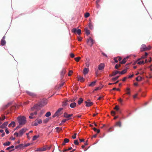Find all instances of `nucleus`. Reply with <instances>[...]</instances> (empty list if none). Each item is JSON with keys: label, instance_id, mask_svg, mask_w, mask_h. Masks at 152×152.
I'll return each mask as SVG.
<instances>
[{"label": "nucleus", "instance_id": "obj_42", "mask_svg": "<svg viewBox=\"0 0 152 152\" xmlns=\"http://www.w3.org/2000/svg\"><path fill=\"white\" fill-rule=\"evenodd\" d=\"M69 139H68L65 138L64 139V142L65 143H68V142H69Z\"/></svg>", "mask_w": 152, "mask_h": 152}, {"label": "nucleus", "instance_id": "obj_60", "mask_svg": "<svg viewBox=\"0 0 152 152\" xmlns=\"http://www.w3.org/2000/svg\"><path fill=\"white\" fill-rule=\"evenodd\" d=\"M66 121H67L66 119H64L63 120H62V121H61V123L62 124H63L65 122H66Z\"/></svg>", "mask_w": 152, "mask_h": 152}, {"label": "nucleus", "instance_id": "obj_47", "mask_svg": "<svg viewBox=\"0 0 152 152\" xmlns=\"http://www.w3.org/2000/svg\"><path fill=\"white\" fill-rule=\"evenodd\" d=\"M74 143L76 145H78L79 143L78 142V140H76L74 141Z\"/></svg>", "mask_w": 152, "mask_h": 152}, {"label": "nucleus", "instance_id": "obj_18", "mask_svg": "<svg viewBox=\"0 0 152 152\" xmlns=\"http://www.w3.org/2000/svg\"><path fill=\"white\" fill-rule=\"evenodd\" d=\"M65 72L66 70L65 69H63L61 71V78H62L63 77V76L65 74Z\"/></svg>", "mask_w": 152, "mask_h": 152}, {"label": "nucleus", "instance_id": "obj_20", "mask_svg": "<svg viewBox=\"0 0 152 152\" xmlns=\"http://www.w3.org/2000/svg\"><path fill=\"white\" fill-rule=\"evenodd\" d=\"M83 101V99L82 98H80L79 99V100L77 102V103L79 105H80Z\"/></svg>", "mask_w": 152, "mask_h": 152}, {"label": "nucleus", "instance_id": "obj_39", "mask_svg": "<svg viewBox=\"0 0 152 152\" xmlns=\"http://www.w3.org/2000/svg\"><path fill=\"white\" fill-rule=\"evenodd\" d=\"M36 122H37V123L39 124H40L42 123V120L41 119H37L36 120Z\"/></svg>", "mask_w": 152, "mask_h": 152}, {"label": "nucleus", "instance_id": "obj_56", "mask_svg": "<svg viewBox=\"0 0 152 152\" xmlns=\"http://www.w3.org/2000/svg\"><path fill=\"white\" fill-rule=\"evenodd\" d=\"M49 120V119L47 118H46V119L44 120L43 121L45 123H46L48 122V121Z\"/></svg>", "mask_w": 152, "mask_h": 152}, {"label": "nucleus", "instance_id": "obj_30", "mask_svg": "<svg viewBox=\"0 0 152 152\" xmlns=\"http://www.w3.org/2000/svg\"><path fill=\"white\" fill-rule=\"evenodd\" d=\"M96 82V81H93L91 82L89 85V86H94L95 85V84Z\"/></svg>", "mask_w": 152, "mask_h": 152}, {"label": "nucleus", "instance_id": "obj_52", "mask_svg": "<svg viewBox=\"0 0 152 152\" xmlns=\"http://www.w3.org/2000/svg\"><path fill=\"white\" fill-rule=\"evenodd\" d=\"M89 26L90 29H92L93 28V27L92 25L90 23H89Z\"/></svg>", "mask_w": 152, "mask_h": 152}, {"label": "nucleus", "instance_id": "obj_54", "mask_svg": "<svg viewBox=\"0 0 152 152\" xmlns=\"http://www.w3.org/2000/svg\"><path fill=\"white\" fill-rule=\"evenodd\" d=\"M77 135L76 133H75L74 135L72 136V138L73 139H75L76 138V136Z\"/></svg>", "mask_w": 152, "mask_h": 152}, {"label": "nucleus", "instance_id": "obj_34", "mask_svg": "<svg viewBox=\"0 0 152 152\" xmlns=\"http://www.w3.org/2000/svg\"><path fill=\"white\" fill-rule=\"evenodd\" d=\"M118 73H119V71H115L113 72V75L114 76L115 75H116V74Z\"/></svg>", "mask_w": 152, "mask_h": 152}, {"label": "nucleus", "instance_id": "obj_46", "mask_svg": "<svg viewBox=\"0 0 152 152\" xmlns=\"http://www.w3.org/2000/svg\"><path fill=\"white\" fill-rule=\"evenodd\" d=\"M137 64H140V65L141 64H144V62L143 61H138L137 62Z\"/></svg>", "mask_w": 152, "mask_h": 152}, {"label": "nucleus", "instance_id": "obj_55", "mask_svg": "<svg viewBox=\"0 0 152 152\" xmlns=\"http://www.w3.org/2000/svg\"><path fill=\"white\" fill-rule=\"evenodd\" d=\"M37 112H35L34 113H31L30 114V115L31 116H33L34 115H36L37 114Z\"/></svg>", "mask_w": 152, "mask_h": 152}, {"label": "nucleus", "instance_id": "obj_64", "mask_svg": "<svg viewBox=\"0 0 152 152\" xmlns=\"http://www.w3.org/2000/svg\"><path fill=\"white\" fill-rule=\"evenodd\" d=\"M113 129V127H112L110 128L109 129V131L110 132H112V131L111 130V129Z\"/></svg>", "mask_w": 152, "mask_h": 152}, {"label": "nucleus", "instance_id": "obj_1", "mask_svg": "<svg viewBox=\"0 0 152 152\" xmlns=\"http://www.w3.org/2000/svg\"><path fill=\"white\" fill-rule=\"evenodd\" d=\"M17 119L18 121L19 124L20 125H23L26 123V118L24 116L19 117L17 118Z\"/></svg>", "mask_w": 152, "mask_h": 152}, {"label": "nucleus", "instance_id": "obj_6", "mask_svg": "<svg viewBox=\"0 0 152 152\" xmlns=\"http://www.w3.org/2000/svg\"><path fill=\"white\" fill-rule=\"evenodd\" d=\"M27 130V129L25 128H23L20 130L19 132V137H21L23 134L26 132Z\"/></svg>", "mask_w": 152, "mask_h": 152}, {"label": "nucleus", "instance_id": "obj_28", "mask_svg": "<svg viewBox=\"0 0 152 152\" xmlns=\"http://www.w3.org/2000/svg\"><path fill=\"white\" fill-rule=\"evenodd\" d=\"M126 90L127 91H126V94L129 95H130V92L129 91L130 90V88H126Z\"/></svg>", "mask_w": 152, "mask_h": 152}, {"label": "nucleus", "instance_id": "obj_40", "mask_svg": "<svg viewBox=\"0 0 152 152\" xmlns=\"http://www.w3.org/2000/svg\"><path fill=\"white\" fill-rule=\"evenodd\" d=\"M142 77H140L139 76L136 78V80L137 81H140L141 80Z\"/></svg>", "mask_w": 152, "mask_h": 152}, {"label": "nucleus", "instance_id": "obj_35", "mask_svg": "<svg viewBox=\"0 0 152 152\" xmlns=\"http://www.w3.org/2000/svg\"><path fill=\"white\" fill-rule=\"evenodd\" d=\"M121 64H116L115 66V68L116 69H118V68L120 67L121 66Z\"/></svg>", "mask_w": 152, "mask_h": 152}, {"label": "nucleus", "instance_id": "obj_29", "mask_svg": "<svg viewBox=\"0 0 152 152\" xmlns=\"http://www.w3.org/2000/svg\"><path fill=\"white\" fill-rule=\"evenodd\" d=\"M148 55V53H147L145 52V55L142 56L141 57V58L144 59L146 58L147 57Z\"/></svg>", "mask_w": 152, "mask_h": 152}, {"label": "nucleus", "instance_id": "obj_43", "mask_svg": "<svg viewBox=\"0 0 152 152\" xmlns=\"http://www.w3.org/2000/svg\"><path fill=\"white\" fill-rule=\"evenodd\" d=\"M80 57H76L75 58V59L76 61L77 62H78L79 60L80 59Z\"/></svg>", "mask_w": 152, "mask_h": 152}, {"label": "nucleus", "instance_id": "obj_25", "mask_svg": "<svg viewBox=\"0 0 152 152\" xmlns=\"http://www.w3.org/2000/svg\"><path fill=\"white\" fill-rule=\"evenodd\" d=\"M10 143H11L10 142L8 141V142H6L5 143H4L3 144V145L4 146H8L9 145H10Z\"/></svg>", "mask_w": 152, "mask_h": 152}, {"label": "nucleus", "instance_id": "obj_19", "mask_svg": "<svg viewBox=\"0 0 152 152\" xmlns=\"http://www.w3.org/2000/svg\"><path fill=\"white\" fill-rule=\"evenodd\" d=\"M128 57H127L126 58H124L122 61L120 62V63L121 64H124L126 61V59L128 58Z\"/></svg>", "mask_w": 152, "mask_h": 152}, {"label": "nucleus", "instance_id": "obj_45", "mask_svg": "<svg viewBox=\"0 0 152 152\" xmlns=\"http://www.w3.org/2000/svg\"><path fill=\"white\" fill-rule=\"evenodd\" d=\"M44 113V111L43 110H41L40 113H39V117H41V115L43 114V113Z\"/></svg>", "mask_w": 152, "mask_h": 152}, {"label": "nucleus", "instance_id": "obj_8", "mask_svg": "<svg viewBox=\"0 0 152 152\" xmlns=\"http://www.w3.org/2000/svg\"><path fill=\"white\" fill-rule=\"evenodd\" d=\"M148 50V48L146 45L145 44L142 45L140 48V51L141 52Z\"/></svg>", "mask_w": 152, "mask_h": 152}, {"label": "nucleus", "instance_id": "obj_57", "mask_svg": "<svg viewBox=\"0 0 152 152\" xmlns=\"http://www.w3.org/2000/svg\"><path fill=\"white\" fill-rule=\"evenodd\" d=\"M114 60L115 62L117 63L118 62V59L117 57L114 58Z\"/></svg>", "mask_w": 152, "mask_h": 152}, {"label": "nucleus", "instance_id": "obj_24", "mask_svg": "<svg viewBox=\"0 0 152 152\" xmlns=\"http://www.w3.org/2000/svg\"><path fill=\"white\" fill-rule=\"evenodd\" d=\"M127 72V70L126 69H124L121 72H119V74L121 75H123L126 73Z\"/></svg>", "mask_w": 152, "mask_h": 152}, {"label": "nucleus", "instance_id": "obj_44", "mask_svg": "<svg viewBox=\"0 0 152 152\" xmlns=\"http://www.w3.org/2000/svg\"><path fill=\"white\" fill-rule=\"evenodd\" d=\"M119 77V76H117V77H115L113 78L112 79V80H113V81H115V80H117Z\"/></svg>", "mask_w": 152, "mask_h": 152}, {"label": "nucleus", "instance_id": "obj_50", "mask_svg": "<svg viewBox=\"0 0 152 152\" xmlns=\"http://www.w3.org/2000/svg\"><path fill=\"white\" fill-rule=\"evenodd\" d=\"M115 112L114 111H111V114L113 116H114L115 114Z\"/></svg>", "mask_w": 152, "mask_h": 152}, {"label": "nucleus", "instance_id": "obj_38", "mask_svg": "<svg viewBox=\"0 0 152 152\" xmlns=\"http://www.w3.org/2000/svg\"><path fill=\"white\" fill-rule=\"evenodd\" d=\"M56 131L58 132L62 130V129L61 128H59L58 127H56Z\"/></svg>", "mask_w": 152, "mask_h": 152}, {"label": "nucleus", "instance_id": "obj_32", "mask_svg": "<svg viewBox=\"0 0 152 152\" xmlns=\"http://www.w3.org/2000/svg\"><path fill=\"white\" fill-rule=\"evenodd\" d=\"M114 109L117 111H119V106L118 105H116L114 108Z\"/></svg>", "mask_w": 152, "mask_h": 152}, {"label": "nucleus", "instance_id": "obj_2", "mask_svg": "<svg viewBox=\"0 0 152 152\" xmlns=\"http://www.w3.org/2000/svg\"><path fill=\"white\" fill-rule=\"evenodd\" d=\"M47 103L46 99H43L38 103V106L42 107L46 105Z\"/></svg>", "mask_w": 152, "mask_h": 152}, {"label": "nucleus", "instance_id": "obj_62", "mask_svg": "<svg viewBox=\"0 0 152 152\" xmlns=\"http://www.w3.org/2000/svg\"><path fill=\"white\" fill-rule=\"evenodd\" d=\"M117 58L119 61H120L122 59L121 58L120 56H118Z\"/></svg>", "mask_w": 152, "mask_h": 152}, {"label": "nucleus", "instance_id": "obj_5", "mask_svg": "<svg viewBox=\"0 0 152 152\" xmlns=\"http://www.w3.org/2000/svg\"><path fill=\"white\" fill-rule=\"evenodd\" d=\"M72 32L74 33H77L78 35H79L81 34V30L80 29L77 30L76 28H73L72 31Z\"/></svg>", "mask_w": 152, "mask_h": 152}, {"label": "nucleus", "instance_id": "obj_7", "mask_svg": "<svg viewBox=\"0 0 152 152\" xmlns=\"http://www.w3.org/2000/svg\"><path fill=\"white\" fill-rule=\"evenodd\" d=\"M26 92L28 94L33 97H34L37 96V94L34 93L29 91H26Z\"/></svg>", "mask_w": 152, "mask_h": 152}, {"label": "nucleus", "instance_id": "obj_33", "mask_svg": "<svg viewBox=\"0 0 152 152\" xmlns=\"http://www.w3.org/2000/svg\"><path fill=\"white\" fill-rule=\"evenodd\" d=\"M51 113L50 112H48L46 114L45 116L46 117H48L51 115Z\"/></svg>", "mask_w": 152, "mask_h": 152}, {"label": "nucleus", "instance_id": "obj_63", "mask_svg": "<svg viewBox=\"0 0 152 152\" xmlns=\"http://www.w3.org/2000/svg\"><path fill=\"white\" fill-rule=\"evenodd\" d=\"M82 40V38L81 37H78V40L79 41H81Z\"/></svg>", "mask_w": 152, "mask_h": 152}, {"label": "nucleus", "instance_id": "obj_16", "mask_svg": "<svg viewBox=\"0 0 152 152\" xmlns=\"http://www.w3.org/2000/svg\"><path fill=\"white\" fill-rule=\"evenodd\" d=\"M69 102V101L67 100H65L64 101L62 104V106H65L68 104V102Z\"/></svg>", "mask_w": 152, "mask_h": 152}, {"label": "nucleus", "instance_id": "obj_53", "mask_svg": "<svg viewBox=\"0 0 152 152\" xmlns=\"http://www.w3.org/2000/svg\"><path fill=\"white\" fill-rule=\"evenodd\" d=\"M72 73H73V71L72 70L69 71L68 73V76H71V75L72 74Z\"/></svg>", "mask_w": 152, "mask_h": 152}, {"label": "nucleus", "instance_id": "obj_21", "mask_svg": "<svg viewBox=\"0 0 152 152\" xmlns=\"http://www.w3.org/2000/svg\"><path fill=\"white\" fill-rule=\"evenodd\" d=\"M15 125V123L14 121H12L11 123L9 125V127L12 126V127H14Z\"/></svg>", "mask_w": 152, "mask_h": 152}, {"label": "nucleus", "instance_id": "obj_41", "mask_svg": "<svg viewBox=\"0 0 152 152\" xmlns=\"http://www.w3.org/2000/svg\"><path fill=\"white\" fill-rule=\"evenodd\" d=\"M90 15V14L88 12H86L85 14V18H87Z\"/></svg>", "mask_w": 152, "mask_h": 152}, {"label": "nucleus", "instance_id": "obj_12", "mask_svg": "<svg viewBox=\"0 0 152 152\" xmlns=\"http://www.w3.org/2000/svg\"><path fill=\"white\" fill-rule=\"evenodd\" d=\"M89 71L88 68H85L83 71V73L84 75H86L87 74Z\"/></svg>", "mask_w": 152, "mask_h": 152}, {"label": "nucleus", "instance_id": "obj_17", "mask_svg": "<svg viewBox=\"0 0 152 152\" xmlns=\"http://www.w3.org/2000/svg\"><path fill=\"white\" fill-rule=\"evenodd\" d=\"M14 148V146L13 145H11L9 147L7 148L6 150H9L10 151H13L15 150L14 149H13L12 150H10L11 149L13 148Z\"/></svg>", "mask_w": 152, "mask_h": 152}, {"label": "nucleus", "instance_id": "obj_37", "mask_svg": "<svg viewBox=\"0 0 152 152\" xmlns=\"http://www.w3.org/2000/svg\"><path fill=\"white\" fill-rule=\"evenodd\" d=\"M116 125L117 126H118L119 127L121 126V123L120 121H118L116 123Z\"/></svg>", "mask_w": 152, "mask_h": 152}, {"label": "nucleus", "instance_id": "obj_9", "mask_svg": "<svg viewBox=\"0 0 152 152\" xmlns=\"http://www.w3.org/2000/svg\"><path fill=\"white\" fill-rule=\"evenodd\" d=\"M5 36H4L2 39H1V45L2 46H4L5 45L6 43V41H5Z\"/></svg>", "mask_w": 152, "mask_h": 152}, {"label": "nucleus", "instance_id": "obj_15", "mask_svg": "<svg viewBox=\"0 0 152 152\" xmlns=\"http://www.w3.org/2000/svg\"><path fill=\"white\" fill-rule=\"evenodd\" d=\"M77 78L81 82H83L84 81L85 79L83 78V77H81L80 76H78L77 77Z\"/></svg>", "mask_w": 152, "mask_h": 152}, {"label": "nucleus", "instance_id": "obj_36", "mask_svg": "<svg viewBox=\"0 0 152 152\" xmlns=\"http://www.w3.org/2000/svg\"><path fill=\"white\" fill-rule=\"evenodd\" d=\"M11 103L10 102L8 103L7 105H5L4 107V108L6 109L8 107H9L10 105L11 104Z\"/></svg>", "mask_w": 152, "mask_h": 152}, {"label": "nucleus", "instance_id": "obj_31", "mask_svg": "<svg viewBox=\"0 0 152 152\" xmlns=\"http://www.w3.org/2000/svg\"><path fill=\"white\" fill-rule=\"evenodd\" d=\"M93 129L97 133H99L100 132V130L99 129H98L95 128H93Z\"/></svg>", "mask_w": 152, "mask_h": 152}, {"label": "nucleus", "instance_id": "obj_14", "mask_svg": "<svg viewBox=\"0 0 152 152\" xmlns=\"http://www.w3.org/2000/svg\"><path fill=\"white\" fill-rule=\"evenodd\" d=\"M77 105V104L75 102H73L71 103L70 104V106L71 108H75Z\"/></svg>", "mask_w": 152, "mask_h": 152}, {"label": "nucleus", "instance_id": "obj_23", "mask_svg": "<svg viewBox=\"0 0 152 152\" xmlns=\"http://www.w3.org/2000/svg\"><path fill=\"white\" fill-rule=\"evenodd\" d=\"M85 30L86 35H89L90 34L89 30H88L87 28H85Z\"/></svg>", "mask_w": 152, "mask_h": 152}, {"label": "nucleus", "instance_id": "obj_27", "mask_svg": "<svg viewBox=\"0 0 152 152\" xmlns=\"http://www.w3.org/2000/svg\"><path fill=\"white\" fill-rule=\"evenodd\" d=\"M39 135H35L34 136H33V138H32V140L33 141L35 140L37 138H39Z\"/></svg>", "mask_w": 152, "mask_h": 152}, {"label": "nucleus", "instance_id": "obj_48", "mask_svg": "<svg viewBox=\"0 0 152 152\" xmlns=\"http://www.w3.org/2000/svg\"><path fill=\"white\" fill-rule=\"evenodd\" d=\"M59 115L56 113V112L53 115L52 117L53 118H54L56 116H58Z\"/></svg>", "mask_w": 152, "mask_h": 152}, {"label": "nucleus", "instance_id": "obj_11", "mask_svg": "<svg viewBox=\"0 0 152 152\" xmlns=\"http://www.w3.org/2000/svg\"><path fill=\"white\" fill-rule=\"evenodd\" d=\"M86 104V106L87 107H90L93 104V103L91 102H88L86 101H85Z\"/></svg>", "mask_w": 152, "mask_h": 152}, {"label": "nucleus", "instance_id": "obj_22", "mask_svg": "<svg viewBox=\"0 0 152 152\" xmlns=\"http://www.w3.org/2000/svg\"><path fill=\"white\" fill-rule=\"evenodd\" d=\"M63 109L62 108H59L56 112L59 115L61 114L60 112L63 110Z\"/></svg>", "mask_w": 152, "mask_h": 152}, {"label": "nucleus", "instance_id": "obj_51", "mask_svg": "<svg viewBox=\"0 0 152 152\" xmlns=\"http://www.w3.org/2000/svg\"><path fill=\"white\" fill-rule=\"evenodd\" d=\"M2 117L1 118L0 117V121L4 120L5 118V116L4 115H2Z\"/></svg>", "mask_w": 152, "mask_h": 152}, {"label": "nucleus", "instance_id": "obj_3", "mask_svg": "<svg viewBox=\"0 0 152 152\" xmlns=\"http://www.w3.org/2000/svg\"><path fill=\"white\" fill-rule=\"evenodd\" d=\"M94 42V41L91 37H90L89 39L87 40V43L91 47L92 46Z\"/></svg>", "mask_w": 152, "mask_h": 152}, {"label": "nucleus", "instance_id": "obj_59", "mask_svg": "<svg viewBox=\"0 0 152 152\" xmlns=\"http://www.w3.org/2000/svg\"><path fill=\"white\" fill-rule=\"evenodd\" d=\"M70 57L72 58H73L75 57V55L74 54L72 53H71L70 55Z\"/></svg>", "mask_w": 152, "mask_h": 152}, {"label": "nucleus", "instance_id": "obj_58", "mask_svg": "<svg viewBox=\"0 0 152 152\" xmlns=\"http://www.w3.org/2000/svg\"><path fill=\"white\" fill-rule=\"evenodd\" d=\"M76 99V98H74L73 99H70V101L71 102H74Z\"/></svg>", "mask_w": 152, "mask_h": 152}, {"label": "nucleus", "instance_id": "obj_61", "mask_svg": "<svg viewBox=\"0 0 152 152\" xmlns=\"http://www.w3.org/2000/svg\"><path fill=\"white\" fill-rule=\"evenodd\" d=\"M86 66L87 67H88L89 66L90 64L89 62H87L86 63Z\"/></svg>", "mask_w": 152, "mask_h": 152}, {"label": "nucleus", "instance_id": "obj_10", "mask_svg": "<svg viewBox=\"0 0 152 152\" xmlns=\"http://www.w3.org/2000/svg\"><path fill=\"white\" fill-rule=\"evenodd\" d=\"M104 67V64H100L98 66V68L99 70H102L103 69Z\"/></svg>", "mask_w": 152, "mask_h": 152}, {"label": "nucleus", "instance_id": "obj_49", "mask_svg": "<svg viewBox=\"0 0 152 152\" xmlns=\"http://www.w3.org/2000/svg\"><path fill=\"white\" fill-rule=\"evenodd\" d=\"M14 136H15L17 137H19V133L16 132L14 134Z\"/></svg>", "mask_w": 152, "mask_h": 152}, {"label": "nucleus", "instance_id": "obj_26", "mask_svg": "<svg viewBox=\"0 0 152 152\" xmlns=\"http://www.w3.org/2000/svg\"><path fill=\"white\" fill-rule=\"evenodd\" d=\"M23 146V144H20V145H17V146H15V149H17L18 148H20L22 147Z\"/></svg>", "mask_w": 152, "mask_h": 152}, {"label": "nucleus", "instance_id": "obj_13", "mask_svg": "<svg viewBox=\"0 0 152 152\" xmlns=\"http://www.w3.org/2000/svg\"><path fill=\"white\" fill-rule=\"evenodd\" d=\"M8 124V122H6L4 123L0 126V128H1L2 129H4L5 128Z\"/></svg>", "mask_w": 152, "mask_h": 152}, {"label": "nucleus", "instance_id": "obj_4", "mask_svg": "<svg viewBox=\"0 0 152 152\" xmlns=\"http://www.w3.org/2000/svg\"><path fill=\"white\" fill-rule=\"evenodd\" d=\"M73 116L72 114H68L67 113H65L64 114V116L65 118H67L66 119L67 120H69L71 119L70 118Z\"/></svg>", "mask_w": 152, "mask_h": 152}]
</instances>
